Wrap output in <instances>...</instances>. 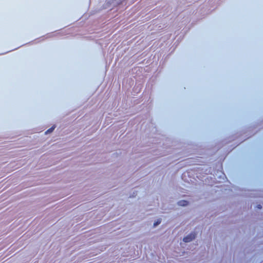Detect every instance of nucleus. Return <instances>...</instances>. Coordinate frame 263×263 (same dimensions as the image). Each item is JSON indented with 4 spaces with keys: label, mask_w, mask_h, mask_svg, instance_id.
Masks as SVG:
<instances>
[{
    "label": "nucleus",
    "mask_w": 263,
    "mask_h": 263,
    "mask_svg": "<svg viewBox=\"0 0 263 263\" xmlns=\"http://www.w3.org/2000/svg\"><path fill=\"white\" fill-rule=\"evenodd\" d=\"M155 11H154V10H153V12L151 13V15H153V16H156L157 14H154Z\"/></svg>",
    "instance_id": "7"
},
{
    "label": "nucleus",
    "mask_w": 263,
    "mask_h": 263,
    "mask_svg": "<svg viewBox=\"0 0 263 263\" xmlns=\"http://www.w3.org/2000/svg\"><path fill=\"white\" fill-rule=\"evenodd\" d=\"M118 14H113V15L112 16H115V17H116V16H118Z\"/></svg>",
    "instance_id": "10"
},
{
    "label": "nucleus",
    "mask_w": 263,
    "mask_h": 263,
    "mask_svg": "<svg viewBox=\"0 0 263 263\" xmlns=\"http://www.w3.org/2000/svg\"><path fill=\"white\" fill-rule=\"evenodd\" d=\"M161 222V219H157V220L154 223V227H156L157 226L160 224Z\"/></svg>",
    "instance_id": "5"
},
{
    "label": "nucleus",
    "mask_w": 263,
    "mask_h": 263,
    "mask_svg": "<svg viewBox=\"0 0 263 263\" xmlns=\"http://www.w3.org/2000/svg\"><path fill=\"white\" fill-rule=\"evenodd\" d=\"M84 15H85V13H84L83 14H82V15H81V16H82V17H83V16H84Z\"/></svg>",
    "instance_id": "12"
},
{
    "label": "nucleus",
    "mask_w": 263,
    "mask_h": 263,
    "mask_svg": "<svg viewBox=\"0 0 263 263\" xmlns=\"http://www.w3.org/2000/svg\"><path fill=\"white\" fill-rule=\"evenodd\" d=\"M214 10V9H213L212 10H210V9H209L207 11V12L205 13V14L208 15V14H209V12H210V11H213V10Z\"/></svg>",
    "instance_id": "8"
},
{
    "label": "nucleus",
    "mask_w": 263,
    "mask_h": 263,
    "mask_svg": "<svg viewBox=\"0 0 263 263\" xmlns=\"http://www.w3.org/2000/svg\"><path fill=\"white\" fill-rule=\"evenodd\" d=\"M196 235L194 233H191L187 236L183 238V241L185 242H189L195 238Z\"/></svg>",
    "instance_id": "2"
},
{
    "label": "nucleus",
    "mask_w": 263,
    "mask_h": 263,
    "mask_svg": "<svg viewBox=\"0 0 263 263\" xmlns=\"http://www.w3.org/2000/svg\"><path fill=\"white\" fill-rule=\"evenodd\" d=\"M194 12H195L194 10L192 11V10H190L189 9H186L185 10L182 11V15L181 16H182V15H184V16H185V14H187L189 13V15H191V14H193Z\"/></svg>",
    "instance_id": "4"
},
{
    "label": "nucleus",
    "mask_w": 263,
    "mask_h": 263,
    "mask_svg": "<svg viewBox=\"0 0 263 263\" xmlns=\"http://www.w3.org/2000/svg\"><path fill=\"white\" fill-rule=\"evenodd\" d=\"M257 208L259 209H261L262 208V206L260 204H258L257 205Z\"/></svg>",
    "instance_id": "9"
},
{
    "label": "nucleus",
    "mask_w": 263,
    "mask_h": 263,
    "mask_svg": "<svg viewBox=\"0 0 263 263\" xmlns=\"http://www.w3.org/2000/svg\"><path fill=\"white\" fill-rule=\"evenodd\" d=\"M188 204H189V202L187 201L184 200H180L177 202V204L179 206H187L188 205Z\"/></svg>",
    "instance_id": "3"
},
{
    "label": "nucleus",
    "mask_w": 263,
    "mask_h": 263,
    "mask_svg": "<svg viewBox=\"0 0 263 263\" xmlns=\"http://www.w3.org/2000/svg\"><path fill=\"white\" fill-rule=\"evenodd\" d=\"M164 14H163L162 15V16H164ZM158 16H159V17L161 16V14H160Z\"/></svg>",
    "instance_id": "11"
},
{
    "label": "nucleus",
    "mask_w": 263,
    "mask_h": 263,
    "mask_svg": "<svg viewBox=\"0 0 263 263\" xmlns=\"http://www.w3.org/2000/svg\"><path fill=\"white\" fill-rule=\"evenodd\" d=\"M55 128V126H52V127H51L50 128H49V129H48L46 132H45V134H49V133H50L51 132H53V130Z\"/></svg>",
    "instance_id": "6"
},
{
    "label": "nucleus",
    "mask_w": 263,
    "mask_h": 263,
    "mask_svg": "<svg viewBox=\"0 0 263 263\" xmlns=\"http://www.w3.org/2000/svg\"><path fill=\"white\" fill-rule=\"evenodd\" d=\"M204 14H202L201 16H204Z\"/></svg>",
    "instance_id": "13"
},
{
    "label": "nucleus",
    "mask_w": 263,
    "mask_h": 263,
    "mask_svg": "<svg viewBox=\"0 0 263 263\" xmlns=\"http://www.w3.org/2000/svg\"><path fill=\"white\" fill-rule=\"evenodd\" d=\"M123 2V0H112V1H108L103 4L100 8H96L94 10H92L90 12V14L88 16H91L99 12H100L101 10L104 9H109V11L111 12L113 10V12H115L117 11L118 9L115 8L119 4H121Z\"/></svg>",
    "instance_id": "1"
}]
</instances>
